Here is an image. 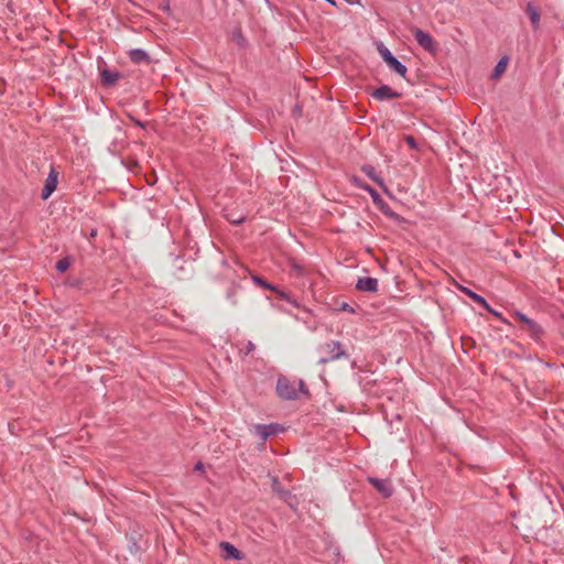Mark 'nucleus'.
<instances>
[{"mask_svg":"<svg viewBox=\"0 0 564 564\" xmlns=\"http://www.w3.org/2000/svg\"><path fill=\"white\" fill-rule=\"evenodd\" d=\"M195 470H203L204 469V465L203 463L198 462L196 463L195 467H194Z\"/></svg>","mask_w":564,"mask_h":564,"instance_id":"obj_28","label":"nucleus"},{"mask_svg":"<svg viewBox=\"0 0 564 564\" xmlns=\"http://www.w3.org/2000/svg\"><path fill=\"white\" fill-rule=\"evenodd\" d=\"M254 349V345L252 341H248L246 346V354H250Z\"/></svg>","mask_w":564,"mask_h":564,"instance_id":"obj_26","label":"nucleus"},{"mask_svg":"<svg viewBox=\"0 0 564 564\" xmlns=\"http://www.w3.org/2000/svg\"><path fill=\"white\" fill-rule=\"evenodd\" d=\"M283 430V426L278 423L257 424L254 426L256 434L259 435L263 442H265L268 437L281 433Z\"/></svg>","mask_w":564,"mask_h":564,"instance_id":"obj_5","label":"nucleus"},{"mask_svg":"<svg viewBox=\"0 0 564 564\" xmlns=\"http://www.w3.org/2000/svg\"><path fill=\"white\" fill-rule=\"evenodd\" d=\"M220 549L224 551V558L226 560H242L243 554L231 543L220 542Z\"/></svg>","mask_w":564,"mask_h":564,"instance_id":"obj_14","label":"nucleus"},{"mask_svg":"<svg viewBox=\"0 0 564 564\" xmlns=\"http://www.w3.org/2000/svg\"><path fill=\"white\" fill-rule=\"evenodd\" d=\"M100 84L104 87H112L117 84V82L122 78V74L117 69H110L107 67L105 62L99 63L98 65Z\"/></svg>","mask_w":564,"mask_h":564,"instance_id":"obj_4","label":"nucleus"},{"mask_svg":"<svg viewBox=\"0 0 564 564\" xmlns=\"http://www.w3.org/2000/svg\"><path fill=\"white\" fill-rule=\"evenodd\" d=\"M230 221H231L232 224H241V223L243 221V218H242V217H240V218H237V219H230Z\"/></svg>","mask_w":564,"mask_h":564,"instance_id":"obj_29","label":"nucleus"},{"mask_svg":"<svg viewBox=\"0 0 564 564\" xmlns=\"http://www.w3.org/2000/svg\"><path fill=\"white\" fill-rule=\"evenodd\" d=\"M404 141L405 143L413 150H419V143L417 141L414 139L413 135H410V134H406L404 135Z\"/></svg>","mask_w":564,"mask_h":564,"instance_id":"obj_20","label":"nucleus"},{"mask_svg":"<svg viewBox=\"0 0 564 564\" xmlns=\"http://www.w3.org/2000/svg\"><path fill=\"white\" fill-rule=\"evenodd\" d=\"M457 289L470 297L475 303L484 307L487 312H491V306L484 296L460 284H457Z\"/></svg>","mask_w":564,"mask_h":564,"instance_id":"obj_13","label":"nucleus"},{"mask_svg":"<svg viewBox=\"0 0 564 564\" xmlns=\"http://www.w3.org/2000/svg\"><path fill=\"white\" fill-rule=\"evenodd\" d=\"M57 183H58L57 173L54 171V169H51V172L48 173V175L45 180V184L42 189L41 197L43 199H47L53 194V192L56 189Z\"/></svg>","mask_w":564,"mask_h":564,"instance_id":"obj_9","label":"nucleus"},{"mask_svg":"<svg viewBox=\"0 0 564 564\" xmlns=\"http://www.w3.org/2000/svg\"><path fill=\"white\" fill-rule=\"evenodd\" d=\"M343 310H348V304H344Z\"/></svg>","mask_w":564,"mask_h":564,"instance_id":"obj_33","label":"nucleus"},{"mask_svg":"<svg viewBox=\"0 0 564 564\" xmlns=\"http://www.w3.org/2000/svg\"><path fill=\"white\" fill-rule=\"evenodd\" d=\"M70 265V262L67 258H63L57 261L56 263V270L61 273L65 272Z\"/></svg>","mask_w":564,"mask_h":564,"instance_id":"obj_19","label":"nucleus"},{"mask_svg":"<svg viewBox=\"0 0 564 564\" xmlns=\"http://www.w3.org/2000/svg\"><path fill=\"white\" fill-rule=\"evenodd\" d=\"M318 351L322 354L318 359L319 365H326L332 361L339 359H347L349 357L347 350L344 348L340 341L329 340L318 347Z\"/></svg>","mask_w":564,"mask_h":564,"instance_id":"obj_1","label":"nucleus"},{"mask_svg":"<svg viewBox=\"0 0 564 564\" xmlns=\"http://www.w3.org/2000/svg\"><path fill=\"white\" fill-rule=\"evenodd\" d=\"M492 315L497 316V317H500V313H498L497 311H495L494 308H491V312H490Z\"/></svg>","mask_w":564,"mask_h":564,"instance_id":"obj_31","label":"nucleus"},{"mask_svg":"<svg viewBox=\"0 0 564 564\" xmlns=\"http://www.w3.org/2000/svg\"><path fill=\"white\" fill-rule=\"evenodd\" d=\"M362 188L366 189L373 198H377L379 196L378 193L376 192V189H373L369 185H365V186H362Z\"/></svg>","mask_w":564,"mask_h":564,"instance_id":"obj_25","label":"nucleus"},{"mask_svg":"<svg viewBox=\"0 0 564 564\" xmlns=\"http://www.w3.org/2000/svg\"><path fill=\"white\" fill-rule=\"evenodd\" d=\"M294 116L295 117H301L302 116V108H300V107L294 108Z\"/></svg>","mask_w":564,"mask_h":564,"instance_id":"obj_27","label":"nucleus"},{"mask_svg":"<svg viewBox=\"0 0 564 564\" xmlns=\"http://www.w3.org/2000/svg\"><path fill=\"white\" fill-rule=\"evenodd\" d=\"M368 481L381 494L382 497L389 498L393 494V487L389 479H380L368 477Z\"/></svg>","mask_w":564,"mask_h":564,"instance_id":"obj_6","label":"nucleus"},{"mask_svg":"<svg viewBox=\"0 0 564 564\" xmlns=\"http://www.w3.org/2000/svg\"><path fill=\"white\" fill-rule=\"evenodd\" d=\"M231 40L241 48H245L248 45V41L242 34L241 28L234 29Z\"/></svg>","mask_w":564,"mask_h":564,"instance_id":"obj_16","label":"nucleus"},{"mask_svg":"<svg viewBox=\"0 0 564 564\" xmlns=\"http://www.w3.org/2000/svg\"><path fill=\"white\" fill-rule=\"evenodd\" d=\"M299 392L303 394H307L308 391L305 388V383L303 380L290 381L285 377H281L276 382V393L281 399L284 400H296L299 398Z\"/></svg>","mask_w":564,"mask_h":564,"instance_id":"obj_2","label":"nucleus"},{"mask_svg":"<svg viewBox=\"0 0 564 564\" xmlns=\"http://www.w3.org/2000/svg\"><path fill=\"white\" fill-rule=\"evenodd\" d=\"M349 4H360V0H345Z\"/></svg>","mask_w":564,"mask_h":564,"instance_id":"obj_30","label":"nucleus"},{"mask_svg":"<svg viewBox=\"0 0 564 564\" xmlns=\"http://www.w3.org/2000/svg\"><path fill=\"white\" fill-rule=\"evenodd\" d=\"M235 295H236V289L232 286L228 292H227V297L228 300L231 301V303L235 305L237 304V301L235 300Z\"/></svg>","mask_w":564,"mask_h":564,"instance_id":"obj_23","label":"nucleus"},{"mask_svg":"<svg viewBox=\"0 0 564 564\" xmlns=\"http://www.w3.org/2000/svg\"><path fill=\"white\" fill-rule=\"evenodd\" d=\"M524 11L531 22L533 31H536L540 28L541 21V12L539 7H536L533 2L529 1L525 6Z\"/></svg>","mask_w":564,"mask_h":564,"instance_id":"obj_10","label":"nucleus"},{"mask_svg":"<svg viewBox=\"0 0 564 564\" xmlns=\"http://www.w3.org/2000/svg\"><path fill=\"white\" fill-rule=\"evenodd\" d=\"M514 316H516L519 321H521V322L523 323V326H524V325H525V324L531 319V318H530V317H528L525 314H523V313H521V312H519V311H517V312L514 313Z\"/></svg>","mask_w":564,"mask_h":564,"instance_id":"obj_22","label":"nucleus"},{"mask_svg":"<svg viewBox=\"0 0 564 564\" xmlns=\"http://www.w3.org/2000/svg\"><path fill=\"white\" fill-rule=\"evenodd\" d=\"M377 51L392 72L405 77L408 73L406 66L402 64L382 42L377 44Z\"/></svg>","mask_w":564,"mask_h":564,"instance_id":"obj_3","label":"nucleus"},{"mask_svg":"<svg viewBox=\"0 0 564 564\" xmlns=\"http://www.w3.org/2000/svg\"><path fill=\"white\" fill-rule=\"evenodd\" d=\"M507 64H508V58L502 57L495 66L491 77L492 78L499 77L505 72Z\"/></svg>","mask_w":564,"mask_h":564,"instance_id":"obj_18","label":"nucleus"},{"mask_svg":"<svg viewBox=\"0 0 564 564\" xmlns=\"http://www.w3.org/2000/svg\"><path fill=\"white\" fill-rule=\"evenodd\" d=\"M524 329L529 333V336L535 343H542L544 337V328L534 319H530L525 325Z\"/></svg>","mask_w":564,"mask_h":564,"instance_id":"obj_8","label":"nucleus"},{"mask_svg":"<svg viewBox=\"0 0 564 564\" xmlns=\"http://www.w3.org/2000/svg\"><path fill=\"white\" fill-rule=\"evenodd\" d=\"M96 235H97V230L96 229L91 230L90 237L94 238V237H96Z\"/></svg>","mask_w":564,"mask_h":564,"instance_id":"obj_32","label":"nucleus"},{"mask_svg":"<svg viewBox=\"0 0 564 564\" xmlns=\"http://www.w3.org/2000/svg\"><path fill=\"white\" fill-rule=\"evenodd\" d=\"M162 11L166 12V13H171V8H170V1L169 0H164L160 7H159Z\"/></svg>","mask_w":564,"mask_h":564,"instance_id":"obj_24","label":"nucleus"},{"mask_svg":"<svg viewBox=\"0 0 564 564\" xmlns=\"http://www.w3.org/2000/svg\"><path fill=\"white\" fill-rule=\"evenodd\" d=\"M361 171L379 186H383V180L377 174L376 169L371 165H364Z\"/></svg>","mask_w":564,"mask_h":564,"instance_id":"obj_17","label":"nucleus"},{"mask_svg":"<svg viewBox=\"0 0 564 564\" xmlns=\"http://www.w3.org/2000/svg\"><path fill=\"white\" fill-rule=\"evenodd\" d=\"M356 289L361 292L375 293L378 291V279L371 276L359 278L356 282Z\"/></svg>","mask_w":564,"mask_h":564,"instance_id":"obj_12","label":"nucleus"},{"mask_svg":"<svg viewBox=\"0 0 564 564\" xmlns=\"http://www.w3.org/2000/svg\"><path fill=\"white\" fill-rule=\"evenodd\" d=\"M414 37L420 46L424 50L432 52L435 50V43L432 35L421 29L414 31Z\"/></svg>","mask_w":564,"mask_h":564,"instance_id":"obj_7","label":"nucleus"},{"mask_svg":"<svg viewBox=\"0 0 564 564\" xmlns=\"http://www.w3.org/2000/svg\"><path fill=\"white\" fill-rule=\"evenodd\" d=\"M130 59L135 64L149 63L150 56L147 51L142 48H133L129 52Z\"/></svg>","mask_w":564,"mask_h":564,"instance_id":"obj_15","label":"nucleus"},{"mask_svg":"<svg viewBox=\"0 0 564 564\" xmlns=\"http://www.w3.org/2000/svg\"><path fill=\"white\" fill-rule=\"evenodd\" d=\"M252 279L257 284L261 285L263 289H272V286L260 276L254 275Z\"/></svg>","mask_w":564,"mask_h":564,"instance_id":"obj_21","label":"nucleus"},{"mask_svg":"<svg viewBox=\"0 0 564 564\" xmlns=\"http://www.w3.org/2000/svg\"><path fill=\"white\" fill-rule=\"evenodd\" d=\"M371 96L375 99H377L378 101H384V100H388L391 98H397L400 96V94L398 91L393 90L390 86L382 85V86L378 87L377 89H375L371 93Z\"/></svg>","mask_w":564,"mask_h":564,"instance_id":"obj_11","label":"nucleus"}]
</instances>
